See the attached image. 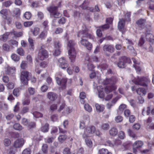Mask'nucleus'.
<instances>
[{
    "label": "nucleus",
    "mask_w": 154,
    "mask_h": 154,
    "mask_svg": "<svg viewBox=\"0 0 154 154\" xmlns=\"http://www.w3.org/2000/svg\"><path fill=\"white\" fill-rule=\"evenodd\" d=\"M115 77H112L111 78L107 79L103 82V83L105 85H106L109 84L110 86H106L105 89V91L106 93H109L114 90L116 88V87L113 84H115L117 81Z\"/></svg>",
    "instance_id": "obj_1"
},
{
    "label": "nucleus",
    "mask_w": 154,
    "mask_h": 154,
    "mask_svg": "<svg viewBox=\"0 0 154 154\" xmlns=\"http://www.w3.org/2000/svg\"><path fill=\"white\" fill-rule=\"evenodd\" d=\"M132 81L136 85L144 87H147L150 81L148 77H137V78L133 79Z\"/></svg>",
    "instance_id": "obj_2"
},
{
    "label": "nucleus",
    "mask_w": 154,
    "mask_h": 154,
    "mask_svg": "<svg viewBox=\"0 0 154 154\" xmlns=\"http://www.w3.org/2000/svg\"><path fill=\"white\" fill-rule=\"evenodd\" d=\"M96 128L94 126H89L87 127L85 129L84 133L83 135L84 138L91 136L94 133Z\"/></svg>",
    "instance_id": "obj_3"
},
{
    "label": "nucleus",
    "mask_w": 154,
    "mask_h": 154,
    "mask_svg": "<svg viewBox=\"0 0 154 154\" xmlns=\"http://www.w3.org/2000/svg\"><path fill=\"white\" fill-rule=\"evenodd\" d=\"M85 29H83L82 31H80L78 34V36L80 37H87L90 39L93 40H94V37L92 35L88 33V29L84 25Z\"/></svg>",
    "instance_id": "obj_4"
},
{
    "label": "nucleus",
    "mask_w": 154,
    "mask_h": 154,
    "mask_svg": "<svg viewBox=\"0 0 154 154\" xmlns=\"http://www.w3.org/2000/svg\"><path fill=\"white\" fill-rule=\"evenodd\" d=\"M30 76V73L26 71L22 72L20 76L21 82L24 85H27L29 77Z\"/></svg>",
    "instance_id": "obj_5"
},
{
    "label": "nucleus",
    "mask_w": 154,
    "mask_h": 154,
    "mask_svg": "<svg viewBox=\"0 0 154 154\" xmlns=\"http://www.w3.org/2000/svg\"><path fill=\"white\" fill-rule=\"evenodd\" d=\"M47 51L42 48L40 49L38 54V58L40 60H43L48 57Z\"/></svg>",
    "instance_id": "obj_6"
},
{
    "label": "nucleus",
    "mask_w": 154,
    "mask_h": 154,
    "mask_svg": "<svg viewBox=\"0 0 154 154\" xmlns=\"http://www.w3.org/2000/svg\"><path fill=\"white\" fill-rule=\"evenodd\" d=\"M59 73H57L55 75V79L57 84L61 86L62 89H64L66 86L67 80L66 79H63L62 80L60 79L58 77Z\"/></svg>",
    "instance_id": "obj_7"
},
{
    "label": "nucleus",
    "mask_w": 154,
    "mask_h": 154,
    "mask_svg": "<svg viewBox=\"0 0 154 154\" xmlns=\"http://www.w3.org/2000/svg\"><path fill=\"white\" fill-rule=\"evenodd\" d=\"M130 61V58H127L125 57H123L120 59L118 66L120 68H123L125 66V63L126 62L129 63Z\"/></svg>",
    "instance_id": "obj_8"
},
{
    "label": "nucleus",
    "mask_w": 154,
    "mask_h": 154,
    "mask_svg": "<svg viewBox=\"0 0 154 154\" xmlns=\"http://www.w3.org/2000/svg\"><path fill=\"white\" fill-rule=\"evenodd\" d=\"M58 63L59 67L62 69H65L68 66L67 61L63 57H61L59 59Z\"/></svg>",
    "instance_id": "obj_9"
},
{
    "label": "nucleus",
    "mask_w": 154,
    "mask_h": 154,
    "mask_svg": "<svg viewBox=\"0 0 154 154\" xmlns=\"http://www.w3.org/2000/svg\"><path fill=\"white\" fill-rule=\"evenodd\" d=\"M80 43L82 45L85 47L88 50H91L92 48V44L85 39H82L80 41Z\"/></svg>",
    "instance_id": "obj_10"
},
{
    "label": "nucleus",
    "mask_w": 154,
    "mask_h": 154,
    "mask_svg": "<svg viewBox=\"0 0 154 154\" xmlns=\"http://www.w3.org/2000/svg\"><path fill=\"white\" fill-rule=\"evenodd\" d=\"M68 54L71 62H73L76 57V53L74 48L69 49Z\"/></svg>",
    "instance_id": "obj_11"
},
{
    "label": "nucleus",
    "mask_w": 154,
    "mask_h": 154,
    "mask_svg": "<svg viewBox=\"0 0 154 154\" xmlns=\"http://www.w3.org/2000/svg\"><path fill=\"white\" fill-rule=\"evenodd\" d=\"M24 143L23 139H19L15 141L14 143V146L16 148L21 147Z\"/></svg>",
    "instance_id": "obj_12"
},
{
    "label": "nucleus",
    "mask_w": 154,
    "mask_h": 154,
    "mask_svg": "<svg viewBox=\"0 0 154 154\" xmlns=\"http://www.w3.org/2000/svg\"><path fill=\"white\" fill-rule=\"evenodd\" d=\"M60 45L58 42H56L54 44V55L55 56H58L60 54Z\"/></svg>",
    "instance_id": "obj_13"
},
{
    "label": "nucleus",
    "mask_w": 154,
    "mask_h": 154,
    "mask_svg": "<svg viewBox=\"0 0 154 154\" xmlns=\"http://www.w3.org/2000/svg\"><path fill=\"white\" fill-rule=\"evenodd\" d=\"M125 25V20H120L118 24V28L119 30L122 32L125 31L124 27Z\"/></svg>",
    "instance_id": "obj_14"
},
{
    "label": "nucleus",
    "mask_w": 154,
    "mask_h": 154,
    "mask_svg": "<svg viewBox=\"0 0 154 154\" xmlns=\"http://www.w3.org/2000/svg\"><path fill=\"white\" fill-rule=\"evenodd\" d=\"M103 50L105 52L112 53L114 52V48L112 45H105L103 47Z\"/></svg>",
    "instance_id": "obj_15"
},
{
    "label": "nucleus",
    "mask_w": 154,
    "mask_h": 154,
    "mask_svg": "<svg viewBox=\"0 0 154 154\" xmlns=\"http://www.w3.org/2000/svg\"><path fill=\"white\" fill-rule=\"evenodd\" d=\"M59 7V6H55L53 5L50 7H48L47 10L50 13L51 15L52 13L57 11V9Z\"/></svg>",
    "instance_id": "obj_16"
},
{
    "label": "nucleus",
    "mask_w": 154,
    "mask_h": 154,
    "mask_svg": "<svg viewBox=\"0 0 154 154\" xmlns=\"http://www.w3.org/2000/svg\"><path fill=\"white\" fill-rule=\"evenodd\" d=\"M47 97L50 100L54 101L57 99V96L56 94L54 92H49L47 94Z\"/></svg>",
    "instance_id": "obj_17"
},
{
    "label": "nucleus",
    "mask_w": 154,
    "mask_h": 154,
    "mask_svg": "<svg viewBox=\"0 0 154 154\" xmlns=\"http://www.w3.org/2000/svg\"><path fill=\"white\" fill-rule=\"evenodd\" d=\"M151 120L149 118L146 122V127L147 129H154V124L151 123Z\"/></svg>",
    "instance_id": "obj_18"
},
{
    "label": "nucleus",
    "mask_w": 154,
    "mask_h": 154,
    "mask_svg": "<svg viewBox=\"0 0 154 154\" xmlns=\"http://www.w3.org/2000/svg\"><path fill=\"white\" fill-rule=\"evenodd\" d=\"M132 60L134 63V66L137 71L140 72L141 70L140 67L138 66L140 63V62L134 58H132Z\"/></svg>",
    "instance_id": "obj_19"
},
{
    "label": "nucleus",
    "mask_w": 154,
    "mask_h": 154,
    "mask_svg": "<svg viewBox=\"0 0 154 154\" xmlns=\"http://www.w3.org/2000/svg\"><path fill=\"white\" fill-rule=\"evenodd\" d=\"M15 72V67H11L9 66L6 68V72L7 74L9 75H12Z\"/></svg>",
    "instance_id": "obj_20"
},
{
    "label": "nucleus",
    "mask_w": 154,
    "mask_h": 154,
    "mask_svg": "<svg viewBox=\"0 0 154 154\" xmlns=\"http://www.w3.org/2000/svg\"><path fill=\"white\" fill-rule=\"evenodd\" d=\"M97 89L98 90V97L100 98H103L104 96V93L103 91V89L102 86H99L97 87Z\"/></svg>",
    "instance_id": "obj_21"
},
{
    "label": "nucleus",
    "mask_w": 154,
    "mask_h": 154,
    "mask_svg": "<svg viewBox=\"0 0 154 154\" xmlns=\"http://www.w3.org/2000/svg\"><path fill=\"white\" fill-rule=\"evenodd\" d=\"M137 94L141 96H144L146 93L145 89L143 88H139L136 90Z\"/></svg>",
    "instance_id": "obj_22"
},
{
    "label": "nucleus",
    "mask_w": 154,
    "mask_h": 154,
    "mask_svg": "<svg viewBox=\"0 0 154 154\" xmlns=\"http://www.w3.org/2000/svg\"><path fill=\"white\" fill-rule=\"evenodd\" d=\"M96 109L98 112H102L104 109V106L103 105L96 103L95 105Z\"/></svg>",
    "instance_id": "obj_23"
},
{
    "label": "nucleus",
    "mask_w": 154,
    "mask_h": 154,
    "mask_svg": "<svg viewBox=\"0 0 154 154\" xmlns=\"http://www.w3.org/2000/svg\"><path fill=\"white\" fill-rule=\"evenodd\" d=\"M143 145V142L141 141H137L135 142L133 144L134 148H139L141 147Z\"/></svg>",
    "instance_id": "obj_24"
},
{
    "label": "nucleus",
    "mask_w": 154,
    "mask_h": 154,
    "mask_svg": "<svg viewBox=\"0 0 154 154\" xmlns=\"http://www.w3.org/2000/svg\"><path fill=\"white\" fill-rule=\"evenodd\" d=\"M9 34V32H7L3 35H0V41H3L4 42L6 41Z\"/></svg>",
    "instance_id": "obj_25"
},
{
    "label": "nucleus",
    "mask_w": 154,
    "mask_h": 154,
    "mask_svg": "<svg viewBox=\"0 0 154 154\" xmlns=\"http://www.w3.org/2000/svg\"><path fill=\"white\" fill-rule=\"evenodd\" d=\"M109 133L111 135L114 136L117 134L118 131L116 128H113L109 130Z\"/></svg>",
    "instance_id": "obj_26"
},
{
    "label": "nucleus",
    "mask_w": 154,
    "mask_h": 154,
    "mask_svg": "<svg viewBox=\"0 0 154 154\" xmlns=\"http://www.w3.org/2000/svg\"><path fill=\"white\" fill-rule=\"evenodd\" d=\"M40 29L38 27H35L33 29L31 30L34 36H37L38 35L40 32Z\"/></svg>",
    "instance_id": "obj_27"
},
{
    "label": "nucleus",
    "mask_w": 154,
    "mask_h": 154,
    "mask_svg": "<svg viewBox=\"0 0 154 154\" xmlns=\"http://www.w3.org/2000/svg\"><path fill=\"white\" fill-rule=\"evenodd\" d=\"M20 15V9L18 8H15L13 11V16L16 17L17 18H18Z\"/></svg>",
    "instance_id": "obj_28"
},
{
    "label": "nucleus",
    "mask_w": 154,
    "mask_h": 154,
    "mask_svg": "<svg viewBox=\"0 0 154 154\" xmlns=\"http://www.w3.org/2000/svg\"><path fill=\"white\" fill-rule=\"evenodd\" d=\"M8 10L6 9H3L0 11V14L4 19L6 18L8 15Z\"/></svg>",
    "instance_id": "obj_29"
},
{
    "label": "nucleus",
    "mask_w": 154,
    "mask_h": 154,
    "mask_svg": "<svg viewBox=\"0 0 154 154\" xmlns=\"http://www.w3.org/2000/svg\"><path fill=\"white\" fill-rule=\"evenodd\" d=\"M88 4L89 2L88 0H85L81 5V8H82L83 9H88Z\"/></svg>",
    "instance_id": "obj_30"
},
{
    "label": "nucleus",
    "mask_w": 154,
    "mask_h": 154,
    "mask_svg": "<svg viewBox=\"0 0 154 154\" xmlns=\"http://www.w3.org/2000/svg\"><path fill=\"white\" fill-rule=\"evenodd\" d=\"M11 57V59L15 62H17L19 61L20 60V57L16 54H12Z\"/></svg>",
    "instance_id": "obj_31"
},
{
    "label": "nucleus",
    "mask_w": 154,
    "mask_h": 154,
    "mask_svg": "<svg viewBox=\"0 0 154 154\" xmlns=\"http://www.w3.org/2000/svg\"><path fill=\"white\" fill-rule=\"evenodd\" d=\"M47 31L44 30L42 31L39 35V38L41 39H44L46 36Z\"/></svg>",
    "instance_id": "obj_32"
},
{
    "label": "nucleus",
    "mask_w": 154,
    "mask_h": 154,
    "mask_svg": "<svg viewBox=\"0 0 154 154\" xmlns=\"http://www.w3.org/2000/svg\"><path fill=\"white\" fill-rule=\"evenodd\" d=\"M17 53L20 56H23L24 54V51L21 48H18L16 51Z\"/></svg>",
    "instance_id": "obj_33"
},
{
    "label": "nucleus",
    "mask_w": 154,
    "mask_h": 154,
    "mask_svg": "<svg viewBox=\"0 0 154 154\" xmlns=\"http://www.w3.org/2000/svg\"><path fill=\"white\" fill-rule=\"evenodd\" d=\"M14 128L16 130L20 131L22 129V127L21 125L18 123L15 124L13 126Z\"/></svg>",
    "instance_id": "obj_34"
},
{
    "label": "nucleus",
    "mask_w": 154,
    "mask_h": 154,
    "mask_svg": "<svg viewBox=\"0 0 154 154\" xmlns=\"http://www.w3.org/2000/svg\"><path fill=\"white\" fill-rule=\"evenodd\" d=\"M34 116L36 118L42 117L43 116V114L39 112L35 111L33 113Z\"/></svg>",
    "instance_id": "obj_35"
},
{
    "label": "nucleus",
    "mask_w": 154,
    "mask_h": 154,
    "mask_svg": "<svg viewBox=\"0 0 154 154\" xmlns=\"http://www.w3.org/2000/svg\"><path fill=\"white\" fill-rule=\"evenodd\" d=\"M85 143L89 147H91L93 146L92 142L90 139L87 138L85 139Z\"/></svg>",
    "instance_id": "obj_36"
},
{
    "label": "nucleus",
    "mask_w": 154,
    "mask_h": 154,
    "mask_svg": "<svg viewBox=\"0 0 154 154\" xmlns=\"http://www.w3.org/2000/svg\"><path fill=\"white\" fill-rule=\"evenodd\" d=\"M99 152L100 154H112L110 152H109L106 149H102L100 150Z\"/></svg>",
    "instance_id": "obj_37"
},
{
    "label": "nucleus",
    "mask_w": 154,
    "mask_h": 154,
    "mask_svg": "<svg viewBox=\"0 0 154 154\" xmlns=\"http://www.w3.org/2000/svg\"><path fill=\"white\" fill-rule=\"evenodd\" d=\"M74 44V43L72 41L69 40L67 45L68 50L74 48L73 47Z\"/></svg>",
    "instance_id": "obj_38"
},
{
    "label": "nucleus",
    "mask_w": 154,
    "mask_h": 154,
    "mask_svg": "<svg viewBox=\"0 0 154 154\" xmlns=\"http://www.w3.org/2000/svg\"><path fill=\"white\" fill-rule=\"evenodd\" d=\"M121 141L119 139H115L114 140L113 144H114L113 147L116 148L117 146L120 144Z\"/></svg>",
    "instance_id": "obj_39"
},
{
    "label": "nucleus",
    "mask_w": 154,
    "mask_h": 154,
    "mask_svg": "<svg viewBox=\"0 0 154 154\" xmlns=\"http://www.w3.org/2000/svg\"><path fill=\"white\" fill-rule=\"evenodd\" d=\"M66 138V136L65 135H61L58 137V140L59 141L62 143L64 141Z\"/></svg>",
    "instance_id": "obj_40"
},
{
    "label": "nucleus",
    "mask_w": 154,
    "mask_h": 154,
    "mask_svg": "<svg viewBox=\"0 0 154 154\" xmlns=\"http://www.w3.org/2000/svg\"><path fill=\"white\" fill-rule=\"evenodd\" d=\"M41 129L43 132H46L48 131L49 130L48 125V124H45L41 128Z\"/></svg>",
    "instance_id": "obj_41"
},
{
    "label": "nucleus",
    "mask_w": 154,
    "mask_h": 154,
    "mask_svg": "<svg viewBox=\"0 0 154 154\" xmlns=\"http://www.w3.org/2000/svg\"><path fill=\"white\" fill-rule=\"evenodd\" d=\"M33 22L32 21H27L23 23L24 26L25 27H28L32 25Z\"/></svg>",
    "instance_id": "obj_42"
},
{
    "label": "nucleus",
    "mask_w": 154,
    "mask_h": 154,
    "mask_svg": "<svg viewBox=\"0 0 154 154\" xmlns=\"http://www.w3.org/2000/svg\"><path fill=\"white\" fill-rule=\"evenodd\" d=\"M128 133L129 135L131 137L135 138L137 137V136L130 129H128Z\"/></svg>",
    "instance_id": "obj_43"
},
{
    "label": "nucleus",
    "mask_w": 154,
    "mask_h": 154,
    "mask_svg": "<svg viewBox=\"0 0 154 154\" xmlns=\"http://www.w3.org/2000/svg\"><path fill=\"white\" fill-rule=\"evenodd\" d=\"M109 128V125L107 123L103 124L101 126V128L102 129L105 130H108Z\"/></svg>",
    "instance_id": "obj_44"
},
{
    "label": "nucleus",
    "mask_w": 154,
    "mask_h": 154,
    "mask_svg": "<svg viewBox=\"0 0 154 154\" xmlns=\"http://www.w3.org/2000/svg\"><path fill=\"white\" fill-rule=\"evenodd\" d=\"M141 127V125L138 123H137L133 125L132 126L133 129L135 130H139Z\"/></svg>",
    "instance_id": "obj_45"
},
{
    "label": "nucleus",
    "mask_w": 154,
    "mask_h": 154,
    "mask_svg": "<svg viewBox=\"0 0 154 154\" xmlns=\"http://www.w3.org/2000/svg\"><path fill=\"white\" fill-rule=\"evenodd\" d=\"M11 141L8 138L5 139L4 140V144L5 146H8L11 144Z\"/></svg>",
    "instance_id": "obj_46"
},
{
    "label": "nucleus",
    "mask_w": 154,
    "mask_h": 154,
    "mask_svg": "<svg viewBox=\"0 0 154 154\" xmlns=\"http://www.w3.org/2000/svg\"><path fill=\"white\" fill-rule=\"evenodd\" d=\"M85 109L89 112H90L92 111L91 107L88 104H85L84 106Z\"/></svg>",
    "instance_id": "obj_47"
},
{
    "label": "nucleus",
    "mask_w": 154,
    "mask_h": 154,
    "mask_svg": "<svg viewBox=\"0 0 154 154\" xmlns=\"http://www.w3.org/2000/svg\"><path fill=\"white\" fill-rule=\"evenodd\" d=\"M123 119V117L120 116H117L115 117V120L117 122H121Z\"/></svg>",
    "instance_id": "obj_48"
},
{
    "label": "nucleus",
    "mask_w": 154,
    "mask_h": 154,
    "mask_svg": "<svg viewBox=\"0 0 154 154\" xmlns=\"http://www.w3.org/2000/svg\"><path fill=\"white\" fill-rule=\"evenodd\" d=\"M32 16L31 13L29 12H26L24 14V17L26 19H29Z\"/></svg>",
    "instance_id": "obj_49"
},
{
    "label": "nucleus",
    "mask_w": 154,
    "mask_h": 154,
    "mask_svg": "<svg viewBox=\"0 0 154 154\" xmlns=\"http://www.w3.org/2000/svg\"><path fill=\"white\" fill-rule=\"evenodd\" d=\"M51 15L54 18H59L61 16V14L57 11L52 13Z\"/></svg>",
    "instance_id": "obj_50"
},
{
    "label": "nucleus",
    "mask_w": 154,
    "mask_h": 154,
    "mask_svg": "<svg viewBox=\"0 0 154 154\" xmlns=\"http://www.w3.org/2000/svg\"><path fill=\"white\" fill-rule=\"evenodd\" d=\"M48 148V146L46 144H43L42 147V150L43 152L44 153L46 154L47 153Z\"/></svg>",
    "instance_id": "obj_51"
},
{
    "label": "nucleus",
    "mask_w": 154,
    "mask_h": 154,
    "mask_svg": "<svg viewBox=\"0 0 154 154\" xmlns=\"http://www.w3.org/2000/svg\"><path fill=\"white\" fill-rule=\"evenodd\" d=\"M12 3V2L10 1H6L3 3V5L6 7H9Z\"/></svg>",
    "instance_id": "obj_52"
},
{
    "label": "nucleus",
    "mask_w": 154,
    "mask_h": 154,
    "mask_svg": "<svg viewBox=\"0 0 154 154\" xmlns=\"http://www.w3.org/2000/svg\"><path fill=\"white\" fill-rule=\"evenodd\" d=\"M29 122L28 120L26 119L23 118L22 120L21 123L24 126H28Z\"/></svg>",
    "instance_id": "obj_53"
},
{
    "label": "nucleus",
    "mask_w": 154,
    "mask_h": 154,
    "mask_svg": "<svg viewBox=\"0 0 154 154\" xmlns=\"http://www.w3.org/2000/svg\"><path fill=\"white\" fill-rule=\"evenodd\" d=\"M28 91L29 94L32 95H33L35 91V89L32 87L29 88Z\"/></svg>",
    "instance_id": "obj_54"
},
{
    "label": "nucleus",
    "mask_w": 154,
    "mask_h": 154,
    "mask_svg": "<svg viewBox=\"0 0 154 154\" xmlns=\"http://www.w3.org/2000/svg\"><path fill=\"white\" fill-rule=\"evenodd\" d=\"M9 44L11 45H14L17 46L18 42L14 40H11L9 41Z\"/></svg>",
    "instance_id": "obj_55"
},
{
    "label": "nucleus",
    "mask_w": 154,
    "mask_h": 154,
    "mask_svg": "<svg viewBox=\"0 0 154 154\" xmlns=\"http://www.w3.org/2000/svg\"><path fill=\"white\" fill-rule=\"evenodd\" d=\"M28 40L29 43L30 44L31 48H33V47L34 46L33 40L31 38L29 37L28 38Z\"/></svg>",
    "instance_id": "obj_56"
},
{
    "label": "nucleus",
    "mask_w": 154,
    "mask_h": 154,
    "mask_svg": "<svg viewBox=\"0 0 154 154\" xmlns=\"http://www.w3.org/2000/svg\"><path fill=\"white\" fill-rule=\"evenodd\" d=\"M119 137L121 139H123L125 137V134L123 131H120L119 134Z\"/></svg>",
    "instance_id": "obj_57"
},
{
    "label": "nucleus",
    "mask_w": 154,
    "mask_h": 154,
    "mask_svg": "<svg viewBox=\"0 0 154 154\" xmlns=\"http://www.w3.org/2000/svg\"><path fill=\"white\" fill-rule=\"evenodd\" d=\"M2 48L3 50L5 51H8L9 50L10 46L8 44H4L3 45Z\"/></svg>",
    "instance_id": "obj_58"
},
{
    "label": "nucleus",
    "mask_w": 154,
    "mask_h": 154,
    "mask_svg": "<svg viewBox=\"0 0 154 154\" xmlns=\"http://www.w3.org/2000/svg\"><path fill=\"white\" fill-rule=\"evenodd\" d=\"M27 63L26 61H23L20 64V67L23 69H25L27 66Z\"/></svg>",
    "instance_id": "obj_59"
},
{
    "label": "nucleus",
    "mask_w": 154,
    "mask_h": 154,
    "mask_svg": "<svg viewBox=\"0 0 154 154\" xmlns=\"http://www.w3.org/2000/svg\"><path fill=\"white\" fill-rule=\"evenodd\" d=\"M146 38L149 41H152L154 40V37L151 34H148L146 35Z\"/></svg>",
    "instance_id": "obj_60"
},
{
    "label": "nucleus",
    "mask_w": 154,
    "mask_h": 154,
    "mask_svg": "<svg viewBox=\"0 0 154 154\" xmlns=\"http://www.w3.org/2000/svg\"><path fill=\"white\" fill-rule=\"evenodd\" d=\"M87 64L88 68L89 70H92L94 68V67L91 62H88Z\"/></svg>",
    "instance_id": "obj_61"
},
{
    "label": "nucleus",
    "mask_w": 154,
    "mask_h": 154,
    "mask_svg": "<svg viewBox=\"0 0 154 154\" xmlns=\"http://www.w3.org/2000/svg\"><path fill=\"white\" fill-rule=\"evenodd\" d=\"M31 151L30 149L26 148L24 149L22 152V154H31Z\"/></svg>",
    "instance_id": "obj_62"
},
{
    "label": "nucleus",
    "mask_w": 154,
    "mask_h": 154,
    "mask_svg": "<svg viewBox=\"0 0 154 154\" xmlns=\"http://www.w3.org/2000/svg\"><path fill=\"white\" fill-rule=\"evenodd\" d=\"M13 94L16 96H17L19 95V88L15 89L13 92Z\"/></svg>",
    "instance_id": "obj_63"
},
{
    "label": "nucleus",
    "mask_w": 154,
    "mask_h": 154,
    "mask_svg": "<svg viewBox=\"0 0 154 154\" xmlns=\"http://www.w3.org/2000/svg\"><path fill=\"white\" fill-rule=\"evenodd\" d=\"M63 154H70L71 152L69 148L66 147L63 150Z\"/></svg>",
    "instance_id": "obj_64"
}]
</instances>
